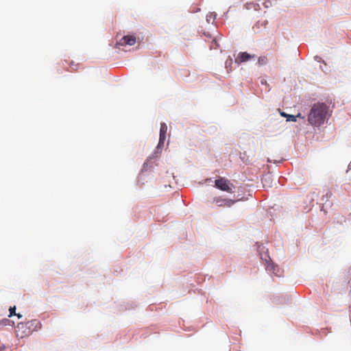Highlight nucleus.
Wrapping results in <instances>:
<instances>
[{"label": "nucleus", "mask_w": 351, "mask_h": 351, "mask_svg": "<svg viewBox=\"0 0 351 351\" xmlns=\"http://www.w3.org/2000/svg\"><path fill=\"white\" fill-rule=\"evenodd\" d=\"M281 115H282V116H283V117H287V116H288V114H286V113H285V112H282V113H281Z\"/></svg>", "instance_id": "17"}, {"label": "nucleus", "mask_w": 351, "mask_h": 351, "mask_svg": "<svg viewBox=\"0 0 351 351\" xmlns=\"http://www.w3.org/2000/svg\"><path fill=\"white\" fill-rule=\"evenodd\" d=\"M267 60V57H265V56L259 57L258 60V62L260 65H263V64H266Z\"/></svg>", "instance_id": "12"}, {"label": "nucleus", "mask_w": 351, "mask_h": 351, "mask_svg": "<svg viewBox=\"0 0 351 351\" xmlns=\"http://www.w3.org/2000/svg\"><path fill=\"white\" fill-rule=\"evenodd\" d=\"M215 186L223 191H226L230 193H233L232 187H234V185L231 184L228 180L224 178H219L216 180L215 182Z\"/></svg>", "instance_id": "2"}, {"label": "nucleus", "mask_w": 351, "mask_h": 351, "mask_svg": "<svg viewBox=\"0 0 351 351\" xmlns=\"http://www.w3.org/2000/svg\"><path fill=\"white\" fill-rule=\"evenodd\" d=\"M15 310H16V307L15 306L10 308V309H9V311H10L9 317H12V316L16 315Z\"/></svg>", "instance_id": "15"}, {"label": "nucleus", "mask_w": 351, "mask_h": 351, "mask_svg": "<svg viewBox=\"0 0 351 351\" xmlns=\"http://www.w3.org/2000/svg\"><path fill=\"white\" fill-rule=\"evenodd\" d=\"M15 315H16L19 318H21L22 317V315H20L19 313H18V314L16 313Z\"/></svg>", "instance_id": "18"}, {"label": "nucleus", "mask_w": 351, "mask_h": 351, "mask_svg": "<svg viewBox=\"0 0 351 351\" xmlns=\"http://www.w3.org/2000/svg\"><path fill=\"white\" fill-rule=\"evenodd\" d=\"M270 178H271L270 175H265L262 178V182H263L264 186H266V183L268 182V181L270 180Z\"/></svg>", "instance_id": "13"}, {"label": "nucleus", "mask_w": 351, "mask_h": 351, "mask_svg": "<svg viewBox=\"0 0 351 351\" xmlns=\"http://www.w3.org/2000/svg\"><path fill=\"white\" fill-rule=\"evenodd\" d=\"M235 200L223 198L222 197H216L213 199V202L219 207H230L234 203Z\"/></svg>", "instance_id": "4"}, {"label": "nucleus", "mask_w": 351, "mask_h": 351, "mask_svg": "<svg viewBox=\"0 0 351 351\" xmlns=\"http://www.w3.org/2000/svg\"><path fill=\"white\" fill-rule=\"evenodd\" d=\"M245 6H246V8L248 10H250V9H254V10H260L259 4L253 3V2L247 3Z\"/></svg>", "instance_id": "9"}, {"label": "nucleus", "mask_w": 351, "mask_h": 351, "mask_svg": "<svg viewBox=\"0 0 351 351\" xmlns=\"http://www.w3.org/2000/svg\"><path fill=\"white\" fill-rule=\"evenodd\" d=\"M213 20L214 21L215 20V16H213V14H208L206 16V20L208 22H209L210 20Z\"/></svg>", "instance_id": "16"}, {"label": "nucleus", "mask_w": 351, "mask_h": 351, "mask_svg": "<svg viewBox=\"0 0 351 351\" xmlns=\"http://www.w3.org/2000/svg\"><path fill=\"white\" fill-rule=\"evenodd\" d=\"M254 58V56H251L247 52H241L238 54V56L235 59V62L240 64L250 60L251 58Z\"/></svg>", "instance_id": "7"}, {"label": "nucleus", "mask_w": 351, "mask_h": 351, "mask_svg": "<svg viewBox=\"0 0 351 351\" xmlns=\"http://www.w3.org/2000/svg\"><path fill=\"white\" fill-rule=\"evenodd\" d=\"M167 131V126L166 123H162L160 124V138H159V143L158 145V148L163 146L164 142L166 139V134Z\"/></svg>", "instance_id": "5"}, {"label": "nucleus", "mask_w": 351, "mask_h": 351, "mask_svg": "<svg viewBox=\"0 0 351 351\" xmlns=\"http://www.w3.org/2000/svg\"><path fill=\"white\" fill-rule=\"evenodd\" d=\"M36 322V320H34L32 322H28L26 324L20 323L17 325L16 327V332L17 336L20 337L21 338H23L24 336H27L30 334V329L29 326H28L29 324L33 325V322Z\"/></svg>", "instance_id": "3"}, {"label": "nucleus", "mask_w": 351, "mask_h": 351, "mask_svg": "<svg viewBox=\"0 0 351 351\" xmlns=\"http://www.w3.org/2000/svg\"><path fill=\"white\" fill-rule=\"evenodd\" d=\"M136 43V38L132 36H123L120 41L119 42V45L125 46V45H134Z\"/></svg>", "instance_id": "6"}, {"label": "nucleus", "mask_w": 351, "mask_h": 351, "mask_svg": "<svg viewBox=\"0 0 351 351\" xmlns=\"http://www.w3.org/2000/svg\"><path fill=\"white\" fill-rule=\"evenodd\" d=\"M328 113V106L324 103L315 104L308 116V122L315 126L323 124Z\"/></svg>", "instance_id": "1"}, {"label": "nucleus", "mask_w": 351, "mask_h": 351, "mask_svg": "<svg viewBox=\"0 0 351 351\" xmlns=\"http://www.w3.org/2000/svg\"><path fill=\"white\" fill-rule=\"evenodd\" d=\"M266 269H267V271H271V272L274 273L276 275H277V272H276V271L277 270L278 271V266L274 265V263H269L267 265V268Z\"/></svg>", "instance_id": "8"}, {"label": "nucleus", "mask_w": 351, "mask_h": 351, "mask_svg": "<svg viewBox=\"0 0 351 351\" xmlns=\"http://www.w3.org/2000/svg\"><path fill=\"white\" fill-rule=\"evenodd\" d=\"M70 68L72 71H77L80 68L79 64H74V62H71L70 64Z\"/></svg>", "instance_id": "10"}, {"label": "nucleus", "mask_w": 351, "mask_h": 351, "mask_svg": "<svg viewBox=\"0 0 351 351\" xmlns=\"http://www.w3.org/2000/svg\"><path fill=\"white\" fill-rule=\"evenodd\" d=\"M300 117V114L297 116L288 114L287 121H296L297 117Z\"/></svg>", "instance_id": "11"}, {"label": "nucleus", "mask_w": 351, "mask_h": 351, "mask_svg": "<svg viewBox=\"0 0 351 351\" xmlns=\"http://www.w3.org/2000/svg\"><path fill=\"white\" fill-rule=\"evenodd\" d=\"M219 47V44L215 38H214L212 41L210 49H217Z\"/></svg>", "instance_id": "14"}]
</instances>
